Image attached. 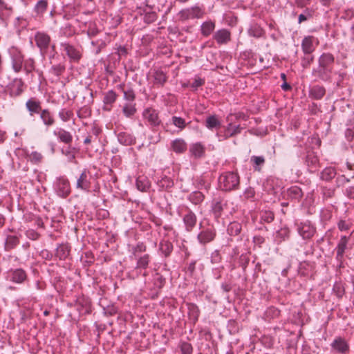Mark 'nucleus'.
Here are the masks:
<instances>
[{"instance_id":"nucleus-3","label":"nucleus","mask_w":354,"mask_h":354,"mask_svg":"<svg viewBox=\"0 0 354 354\" xmlns=\"http://www.w3.org/2000/svg\"><path fill=\"white\" fill-rule=\"evenodd\" d=\"M8 54L12 71L16 73H20L23 70L25 57L22 50L15 46H12L8 48Z\"/></svg>"},{"instance_id":"nucleus-32","label":"nucleus","mask_w":354,"mask_h":354,"mask_svg":"<svg viewBox=\"0 0 354 354\" xmlns=\"http://www.w3.org/2000/svg\"><path fill=\"white\" fill-rule=\"evenodd\" d=\"M159 250L165 258H168L174 250L173 243L169 240L162 239L159 243Z\"/></svg>"},{"instance_id":"nucleus-20","label":"nucleus","mask_w":354,"mask_h":354,"mask_svg":"<svg viewBox=\"0 0 354 354\" xmlns=\"http://www.w3.org/2000/svg\"><path fill=\"white\" fill-rule=\"evenodd\" d=\"M350 239V236H342L337 245L335 248L336 250V260L339 263V267H342V264L344 259V254L345 252L346 249L347 248V244Z\"/></svg>"},{"instance_id":"nucleus-60","label":"nucleus","mask_w":354,"mask_h":354,"mask_svg":"<svg viewBox=\"0 0 354 354\" xmlns=\"http://www.w3.org/2000/svg\"><path fill=\"white\" fill-rule=\"evenodd\" d=\"M290 231L286 226L281 227L277 232L276 237L280 239V241L288 240L290 237Z\"/></svg>"},{"instance_id":"nucleus-23","label":"nucleus","mask_w":354,"mask_h":354,"mask_svg":"<svg viewBox=\"0 0 354 354\" xmlns=\"http://www.w3.org/2000/svg\"><path fill=\"white\" fill-rule=\"evenodd\" d=\"M335 57L330 53H324L318 58V65L333 71Z\"/></svg>"},{"instance_id":"nucleus-57","label":"nucleus","mask_w":354,"mask_h":354,"mask_svg":"<svg viewBox=\"0 0 354 354\" xmlns=\"http://www.w3.org/2000/svg\"><path fill=\"white\" fill-rule=\"evenodd\" d=\"M166 283L165 278L159 273H156L153 277L154 288L160 290Z\"/></svg>"},{"instance_id":"nucleus-8","label":"nucleus","mask_w":354,"mask_h":354,"mask_svg":"<svg viewBox=\"0 0 354 354\" xmlns=\"http://www.w3.org/2000/svg\"><path fill=\"white\" fill-rule=\"evenodd\" d=\"M6 91L11 97L21 96L25 91L26 85L21 78L15 77L6 86Z\"/></svg>"},{"instance_id":"nucleus-63","label":"nucleus","mask_w":354,"mask_h":354,"mask_svg":"<svg viewBox=\"0 0 354 354\" xmlns=\"http://www.w3.org/2000/svg\"><path fill=\"white\" fill-rule=\"evenodd\" d=\"M256 196V192L254 187H247L243 193V197L245 200H250L251 201H254Z\"/></svg>"},{"instance_id":"nucleus-56","label":"nucleus","mask_w":354,"mask_h":354,"mask_svg":"<svg viewBox=\"0 0 354 354\" xmlns=\"http://www.w3.org/2000/svg\"><path fill=\"white\" fill-rule=\"evenodd\" d=\"M314 10L309 8H306L303 13L300 14L298 17V22L301 24L306 21L313 17Z\"/></svg>"},{"instance_id":"nucleus-33","label":"nucleus","mask_w":354,"mask_h":354,"mask_svg":"<svg viewBox=\"0 0 354 354\" xmlns=\"http://www.w3.org/2000/svg\"><path fill=\"white\" fill-rule=\"evenodd\" d=\"M287 196L289 199L299 202L304 196V193L299 187L295 185L287 189Z\"/></svg>"},{"instance_id":"nucleus-7","label":"nucleus","mask_w":354,"mask_h":354,"mask_svg":"<svg viewBox=\"0 0 354 354\" xmlns=\"http://www.w3.org/2000/svg\"><path fill=\"white\" fill-rule=\"evenodd\" d=\"M205 15V9L198 6L183 9L178 13L179 17L182 21L201 19Z\"/></svg>"},{"instance_id":"nucleus-24","label":"nucleus","mask_w":354,"mask_h":354,"mask_svg":"<svg viewBox=\"0 0 354 354\" xmlns=\"http://www.w3.org/2000/svg\"><path fill=\"white\" fill-rule=\"evenodd\" d=\"M53 134L57 138L60 142H63L67 145H71L73 142V135L70 131H68L64 129H57L53 131Z\"/></svg>"},{"instance_id":"nucleus-59","label":"nucleus","mask_w":354,"mask_h":354,"mask_svg":"<svg viewBox=\"0 0 354 354\" xmlns=\"http://www.w3.org/2000/svg\"><path fill=\"white\" fill-rule=\"evenodd\" d=\"M81 259L83 261L84 266L88 267L93 263L95 257L91 252L88 251L84 252V255H82Z\"/></svg>"},{"instance_id":"nucleus-26","label":"nucleus","mask_w":354,"mask_h":354,"mask_svg":"<svg viewBox=\"0 0 354 354\" xmlns=\"http://www.w3.org/2000/svg\"><path fill=\"white\" fill-rule=\"evenodd\" d=\"M39 115L41 121L47 128L50 127L55 124V119L53 113L48 109H44Z\"/></svg>"},{"instance_id":"nucleus-28","label":"nucleus","mask_w":354,"mask_h":354,"mask_svg":"<svg viewBox=\"0 0 354 354\" xmlns=\"http://www.w3.org/2000/svg\"><path fill=\"white\" fill-rule=\"evenodd\" d=\"M216 22L214 20L209 19L203 22L200 26L201 34L207 37L215 32Z\"/></svg>"},{"instance_id":"nucleus-34","label":"nucleus","mask_w":354,"mask_h":354,"mask_svg":"<svg viewBox=\"0 0 354 354\" xmlns=\"http://www.w3.org/2000/svg\"><path fill=\"white\" fill-rule=\"evenodd\" d=\"M172 150L176 153H183L187 151V145L182 138H176L171 143Z\"/></svg>"},{"instance_id":"nucleus-25","label":"nucleus","mask_w":354,"mask_h":354,"mask_svg":"<svg viewBox=\"0 0 354 354\" xmlns=\"http://www.w3.org/2000/svg\"><path fill=\"white\" fill-rule=\"evenodd\" d=\"M13 12V8L4 0H0V22L6 24Z\"/></svg>"},{"instance_id":"nucleus-47","label":"nucleus","mask_w":354,"mask_h":354,"mask_svg":"<svg viewBox=\"0 0 354 354\" xmlns=\"http://www.w3.org/2000/svg\"><path fill=\"white\" fill-rule=\"evenodd\" d=\"M205 127L212 130L213 129H218L221 127V121L216 115H212L208 116L205 120Z\"/></svg>"},{"instance_id":"nucleus-35","label":"nucleus","mask_w":354,"mask_h":354,"mask_svg":"<svg viewBox=\"0 0 354 354\" xmlns=\"http://www.w3.org/2000/svg\"><path fill=\"white\" fill-rule=\"evenodd\" d=\"M187 198L193 205H199L204 201L205 196L203 192L196 190L189 194Z\"/></svg>"},{"instance_id":"nucleus-6","label":"nucleus","mask_w":354,"mask_h":354,"mask_svg":"<svg viewBox=\"0 0 354 354\" xmlns=\"http://www.w3.org/2000/svg\"><path fill=\"white\" fill-rule=\"evenodd\" d=\"M330 346V351L334 354H349L351 351L349 342L339 335L335 337Z\"/></svg>"},{"instance_id":"nucleus-14","label":"nucleus","mask_w":354,"mask_h":354,"mask_svg":"<svg viewBox=\"0 0 354 354\" xmlns=\"http://www.w3.org/2000/svg\"><path fill=\"white\" fill-rule=\"evenodd\" d=\"M25 106L29 113V115L31 117H35L36 115H39L44 109H42V103L41 100L35 97L29 98L26 102Z\"/></svg>"},{"instance_id":"nucleus-51","label":"nucleus","mask_w":354,"mask_h":354,"mask_svg":"<svg viewBox=\"0 0 354 354\" xmlns=\"http://www.w3.org/2000/svg\"><path fill=\"white\" fill-rule=\"evenodd\" d=\"M170 121L174 126L178 129L179 131H182L187 126L186 120L181 117L174 115L171 118Z\"/></svg>"},{"instance_id":"nucleus-5","label":"nucleus","mask_w":354,"mask_h":354,"mask_svg":"<svg viewBox=\"0 0 354 354\" xmlns=\"http://www.w3.org/2000/svg\"><path fill=\"white\" fill-rule=\"evenodd\" d=\"M34 40L36 46L39 50L41 56L45 57V56L48 53L50 46V36L45 32L37 31L35 34Z\"/></svg>"},{"instance_id":"nucleus-30","label":"nucleus","mask_w":354,"mask_h":354,"mask_svg":"<svg viewBox=\"0 0 354 354\" xmlns=\"http://www.w3.org/2000/svg\"><path fill=\"white\" fill-rule=\"evenodd\" d=\"M326 94V88L321 85H314L309 88V97L311 99L321 100Z\"/></svg>"},{"instance_id":"nucleus-9","label":"nucleus","mask_w":354,"mask_h":354,"mask_svg":"<svg viewBox=\"0 0 354 354\" xmlns=\"http://www.w3.org/2000/svg\"><path fill=\"white\" fill-rule=\"evenodd\" d=\"M54 187L57 194L63 198H66L71 194L70 182L65 176L57 178Z\"/></svg>"},{"instance_id":"nucleus-15","label":"nucleus","mask_w":354,"mask_h":354,"mask_svg":"<svg viewBox=\"0 0 354 354\" xmlns=\"http://www.w3.org/2000/svg\"><path fill=\"white\" fill-rule=\"evenodd\" d=\"M297 232L304 239H310L315 235L316 227L309 221H306L297 225Z\"/></svg>"},{"instance_id":"nucleus-4","label":"nucleus","mask_w":354,"mask_h":354,"mask_svg":"<svg viewBox=\"0 0 354 354\" xmlns=\"http://www.w3.org/2000/svg\"><path fill=\"white\" fill-rule=\"evenodd\" d=\"M216 234V230L213 225L203 226L200 223V232L196 239L200 245L205 246L215 240Z\"/></svg>"},{"instance_id":"nucleus-42","label":"nucleus","mask_w":354,"mask_h":354,"mask_svg":"<svg viewBox=\"0 0 354 354\" xmlns=\"http://www.w3.org/2000/svg\"><path fill=\"white\" fill-rule=\"evenodd\" d=\"M188 306V315L190 319L193 322L194 324L196 323L198 320L201 311L198 306L194 303H190L187 304Z\"/></svg>"},{"instance_id":"nucleus-52","label":"nucleus","mask_w":354,"mask_h":354,"mask_svg":"<svg viewBox=\"0 0 354 354\" xmlns=\"http://www.w3.org/2000/svg\"><path fill=\"white\" fill-rule=\"evenodd\" d=\"M66 66L64 63H58L56 64H52V66L49 70V73L56 77H59L64 73Z\"/></svg>"},{"instance_id":"nucleus-62","label":"nucleus","mask_w":354,"mask_h":354,"mask_svg":"<svg viewBox=\"0 0 354 354\" xmlns=\"http://www.w3.org/2000/svg\"><path fill=\"white\" fill-rule=\"evenodd\" d=\"M123 99L126 102H135L136 93L132 88L123 91Z\"/></svg>"},{"instance_id":"nucleus-2","label":"nucleus","mask_w":354,"mask_h":354,"mask_svg":"<svg viewBox=\"0 0 354 354\" xmlns=\"http://www.w3.org/2000/svg\"><path fill=\"white\" fill-rule=\"evenodd\" d=\"M178 214L182 218L185 230L187 232H192L198 221L196 214L187 205H183L179 207Z\"/></svg>"},{"instance_id":"nucleus-13","label":"nucleus","mask_w":354,"mask_h":354,"mask_svg":"<svg viewBox=\"0 0 354 354\" xmlns=\"http://www.w3.org/2000/svg\"><path fill=\"white\" fill-rule=\"evenodd\" d=\"M143 118L147 121L151 128L158 127L161 124V120L159 118L158 112L153 108H147L142 113Z\"/></svg>"},{"instance_id":"nucleus-53","label":"nucleus","mask_w":354,"mask_h":354,"mask_svg":"<svg viewBox=\"0 0 354 354\" xmlns=\"http://www.w3.org/2000/svg\"><path fill=\"white\" fill-rule=\"evenodd\" d=\"M242 226L238 222H232L229 224L227 231L230 236H237L241 232Z\"/></svg>"},{"instance_id":"nucleus-21","label":"nucleus","mask_w":354,"mask_h":354,"mask_svg":"<svg viewBox=\"0 0 354 354\" xmlns=\"http://www.w3.org/2000/svg\"><path fill=\"white\" fill-rule=\"evenodd\" d=\"M332 73L330 69H327L319 65L312 71V75L323 82L331 81Z\"/></svg>"},{"instance_id":"nucleus-19","label":"nucleus","mask_w":354,"mask_h":354,"mask_svg":"<svg viewBox=\"0 0 354 354\" xmlns=\"http://www.w3.org/2000/svg\"><path fill=\"white\" fill-rule=\"evenodd\" d=\"M193 185L198 190L204 189L209 191L211 187V180L209 174L204 173L193 178Z\"/></svg>"},{"instance_id":"nucleus-58","label":"nucleus","mask_w":354,"mask_h":354,"mask_svg":"<svg viewBox=\"0 0 354 354\" xmlns=\"http://www.w3.org/2000/svg\"><path fill=\"white\" fill-rule=\"evenodd\" d=\"M92 111L90 107L83 106L77 111V116L80 119H86L91 115Z\"/></svg>"},{"instance_id":"nucleus-55","label":"nucleus","mask_w":354,"mask_h":354,"mask_svg":"<svg viewBox=\"0 0 354 354\" xmlns=\"http://www.w3.org/2000/svg\"><path fill=\"white\" fill-rule=\"evenodd\" d=\"M24 71L26 74H29L35 70V60L32 57H30L27 59H24Z\"/></svg>"},{"instance_id":"nucleus-27","label":"nucleus","mask_w":354,"mask_h":354,"mask_svg":"<svg viewBox=\"0 0 354 354\" xmlns=\"http://www.w3.org/2000/svg\"><path fill=\"white\" fill-rule=\"evenodd\" d=\"M315 37L312 35H308L304 37L301 45L304 54H312L315 51Z\"/></svg>"},{"instance_id":"nucleus-16","label":"nucleus","mask_w":354,"mask_h":354,"mask_svg":"<svg viewBox=\"0 0 354 354\" xmlns=\"http://www.w3.org/2000/svg\"><path fill=\"white\" fill-rule=\"evenodd\" d=\"M91 187V173L84 169L77 179L76 188L85 192H89Z\"/></svg>"},{"instance_id":"nucleus-54","label":"nucleus","mask_w":354,"mask_h":354,"mask_svg":"<svg viewBox=\"0 0 354 354\" xmlns=\"http://www.w3.org/2000/svg\"><path fill=\"white\" fill-rule=\"evenodd\" d=\"M59 36L71 37L75 34V29L70 24H66L61 27L59 32Z\"/></svg>"},{"instance_id":"nucleus-36","label":"nucleus","mask_w":354,"mask_h":354,"mask_svg":"<svg viewBox=\"0 0 354 354\" xmlns=\"http://www.w3.org/2000/svg\"><path fill=\"white\" fill-rule=\"evenodd\" d=\"M250 163L254 171L261 172L266 163V158L263 156H252Z\"/></svg>"},{"instance_id":"nucleus-40","label":"nucleus","mask_w":354,"mask_h":354,"mask_svg":"<svg viewBox=\"0 0 354 354\" xmlns=\"http://www.w3.org/2000/svg\"><path fill=\"white\" fill-rule=\"evenodd\" d=\"M306 164L308 166L309 171L313 172L319 165V159L314 153H308L306 157Z\"/></svg>"},{"instance_id":"nucleus-37","label":"nucleus","mask_w":354,"mask_h":354,"mask_svg":"<svg viewBox=\"0 0 354 354\" xmlns=\"http://www.w3.org/2000/svg\"><path fill=\"white\" fill-rule=\"evenodd\" d=\"M71 252V246L68 244H60L56 249L55 256L59 260H65L69 256Z\"/></svg>"},{"instance_id":"nucleus-48","label":"nucleus","mask_w":354,"mask_h":354,"mask_svg":"<svg viewBox=\"0 0 354 354\" xmlns=\"http://www.w3.org/2000/svg\"><path fill=\"white\" fill-rule=\"evenodd\" d=\"M136 105L135 102H125L122 109L124 115L127 118L133 117L137 111Z\"/></svg>"},{"instance_id":"nucleus-45","label":"nucleus","mask_w":354,"mask_h":354,"mask_svg":"<svg viewBox=\"0 0 354 354\" xmlns=\"http://www.w3.org/2000/svg\"><path fill=\"white\" fill-rule=\"evenodd\" d=\"M58 117L63 122H67L73 120L74 113L71 109L62 108L58 111Z\"/></svg>"},{"instance_id":"nucleus-38","label":"nucleus","mask_w":354,"mask_h":354,"mask_svg":"<svg viewBox=\"0 0 354 354\" xmlns=\"http://www.w3.org/2000/svg\"><path fill=\"white\" fill-rule=\"evenodd\" d=\"M118 142L125 146H130L136 142V138L127 132H120L118 135Z\"/></svg>"},{"instance_id":"nucleus-44","label":"nucleus","mask_w":354,"mask_h":354,"mask_svg":"<svg viewBox=\"0 0 354 354\" xmlns=\"http://www.w3.org/2000/svg\"><path fill=\"white\" fill-rule=\"evenodd\" d=\"M61 152L63 155H64L67 160L69 162H75L76 158L77 149L75 147H72L71 145H67V147L64 149H62Z\"/></svg>"},{"instance_id":"nucleus-39","label":"nucleus","mask_w":354,"mask_h":354,"mask_svg":"<svg viewBox=\"0 0 354 354\" xmlns=\"http://www.w3.org/2000/svg\"><path fill=\"white\" fill-rule=\"evenodd\" d=\"M205 147L200 142L192 144L189 147V152L195 158H201L205 154Z\"/></svg>"},{"instance_id":"nucleus-64","label":"nucleus","mask_w":354,"mask_h":354,"mask_svg":"<svg viewBox=\"0 0 354 354\" xmlns=\"http://www.w3.org/2000/svg\"><path fill=\"white\" fill-rule=\"evenodd\" d=\"M158 185L162 189H167L173 187L174 182L169 177L164 176L158 182Z\"/></svg>"},{"instance_id":"nucleus-29","label":"nucleus","mask_w":354,"mask_h":354,"mask_svg":"<svg viewBox=\"0 0 354 354\" xmlns=\"http://www.w3.org/2000/svg\"><path fill=\"white\" fill-rule=\"evenodd\" d=\"M19 243L20 235H6L4 242L5 251L10 252L15 249L19 245Z\"/></svg>"},{"instance_id":"nucleus-18","label":"nucleus","mask_w":354,"mask_h":354,"mask_svg":"<svg viewBox=\"0 0 354 354\" xmlns=\"http://www.w3.org/2000/svg\"><path fill=\"white\" fill-rule=\"evenodd\" d=\"M60 46L70 59L71 62H77L81 59L82 55L80 51L74 46L71 45L68 42H62Z\"/></svg>"},{"instance_id":"nucleus-12","label":"nucleus","mask_w":354,"mask_h":354,"mask_svg":"<svg viewBox=\"0 0 354 354\" xmlns=\"http://www.w3.org/2000/svg\"><path fill=\"white\" fill-rule=\"evenodd\" d=\"M227 204L223 196L220 194L214 196L211 204V212L216 219L221 216L224 207Z\"/></svg>"},{"instance_id":"nucleus-50","label":"nucleus","mask_w":354,"mask_h":354,"mask_svg":"<svg viewBox=\"0 0 354 354\" xmlns=\"http://www.w3.org/2000/svg\"><path fill=\"white\" fill-rule=\"evenodd\" d=\"M154 84L162 86L167 81V76L161 70H156L153 73Z\"/></svg>"},{"instance_id":"nucleus-1","label":"nucleus","mask_w":354,"mask_h":354,"mask_svg":"<svg viewBox=\"0 0 354 354\" xmlns=\"http://www.w3.org/2000/svg\"><path fill=\"white\" fill-rule=\"evenodd\" d=\"M218 184L225 192L237 190L240 187V176L237 172H223L218 177Z\"/></svg>"},{"instance_id":"nucleus-10","label":"nucleus","mask_w":354,"mask_h":354,"mask_svg":"<svg viewBox=\"0 0 354 354\" xmlns=\"http://www.w3.org/2000/svg\"><path fill=\"white\" fill-rule=\"evenodd\" d=\"M242 129L243 127L239 124L233 125L232 123H229L227 126L223 127V130L218 131L216 136L218 137L219 141H223L240 134Z\"/></svg>"},{"instance_id":"nucleus-17","label":"nucleus","mask_w":354,"mask_h":354,"mask_svg":"<svg viewBox=\"0 0 354 354\" xmlns=\"http://www.w3.org/2000/svg\"><path fill=\"white\" fill-rule=\"evenodd\" d=\"M231 32L226 28L218 29L212 35L213 39L218 46L226 45L231 41Z\"/></svg>"},{"instance_id":"nucleus-61","label":"nucleus","mask_w":354,"mask_h":354,"mask_svg":"<svg viewBox=\"0 0 354 354\" xmlns=\"http://www.w3.org/2000/svg\"><path fill=\"white\" fill-rule=\"evenodd\" d=\"M260 219L261 222L270 223L274 219V214L272 211L266 210L261 213Z\"/></svg>"},{"instance_id":"nucleus-41","label":"nucleus","mask_w":354,"mask_h":354,"mask_svg":"<svg viewBox=\"0 0 354 354\" xmlns=\"http://www.w3.org/2000/svg\"><path fill=\"white\" fill-rule=\"evenodd\" d=\"M136 185L138 190L146 192L150 188L151 183L146 176H140L136 178Z\"/></svg>"},{"instance_id":"nucleus-43","label":"nucleus","mask_w":354,"mask_h":354,"mask_svg":"<svg viewBox=\"0 0 354 354\" xmlns=\"http://www.w3.org/2000/svg\"><path fill=\"white\" fill-rule=\"evenodd\" d=\"M48 7V0H39L35 4L33 11L38 17H42Z\"/></svg>"},{"instance_id":"nucleus-22","label":"nucleus","mask_w":354,"mask_h":354,"mask_svg":"<svg viewBox=\"0 0 354 354\" xmlns=\"http://www.w3.org/2000/svg\"><path fill=\"white\" fill-rule=\"evenodd\" d=\"M118 98L117 93L113 90H109L104 93L103 97V107L102 109L106 111H110L112 109L113 104L115 102Z\"/></svg>"},{"instance_id":"nucleus-46","label":"nucleus","mask_w":354,"mask_h":354,"mask_svg":"<svg viewBox=\"0 0 354 354\" xmlns=\"http://www.w3.org/2000/svg\"><path fill=\"white\" fill-rule=\"evenodd\" d=\"M151 261V257L149 254H145L137 258L136 270H146L149 267Z\"/></svg>"},{"instance_id":"nucleus-11","label":"nucleus","mask_w":354,"mask_h":354,"mask_svg":"<svg viewBox=\"0 0 354 354\" xmlns=\"http://www.w3.org/2000/svg\"><path fill=\"white\" fill-rule=\"evenodd\" d=\"M7 279L17 284H23L28 281V274L22 268L10 269L7 272Z\"/></svg>"},{"instance_id":"nucleus-49","label":"nucleus","mask_w":354,"mask_h":354,"mask_svg":"<svg viewBox=\"0 0 354 354\" xmlns=\"http://www.w3.org/2000/svg\"><path fill=\"white\" fill-rule=\"evenodd\" d=\"M336 176V170L334 167H326L320 174V178L325 181H330Z\"/></svg>"},{"instance_id":"nucleus-31","label":"nucleus","mask_w":354,"mask_h":354,"mask_svg":"<svg viewBox=\"0 0 354 354\" xmlns=\"http://www.w3.org/2000/svg\"><path fill=\"white\" fill-rule=\"evenodd\" d=\"M248 33L250 36L260 38L265 36L266 32L264 29L257 22L252 21L250 24V27L248 30Z\"/></svg>"}]
</instances>
